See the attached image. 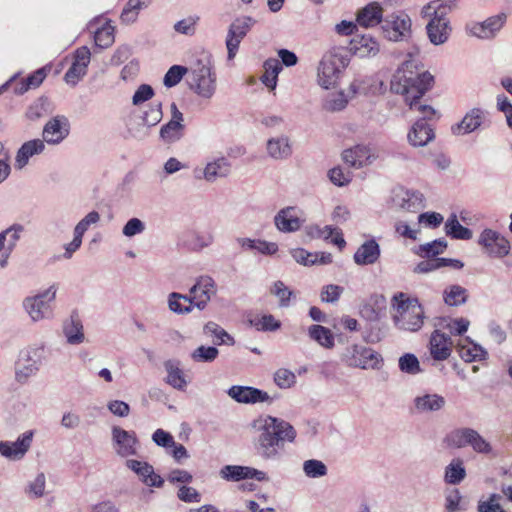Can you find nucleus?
Returning a JSON list of instances; mask_svg holds the SVG:
<instances>
[{
  "mask_svg": "<svg viewBox=\"0 0 512 512\" xmlns=\"http://www.w3.org/2000/svg\"><path fill=\"white\" fill-rule=\"evenodd\" d=\"M382 17V7L378 3L372 2L358 11L356 20L360 26L370 28L381 23Z\"/></svg>",
  "mask_w": 512,
  "mask_h": 512,
  "instance_id": "obj_32",
  "label": "nucleus"
},
{
  "mask_svg": "<svg viewBox=\"0 0 512 512\" xmlns=\"http://www.w3.org/2000/svg\"><path fill=\"white\" fill-rule=\"evenodd\" d=\"M111 434L112 445L118 456L127 458L137 454L139 442L135 432L127 431L120 426H113Z\"/></svg>",
  "mask_w": 512,
  "mask_h": 512,
  "instance_id": "obj_13",
  "label": "nucleus"
},
{
  "mask_svg": "<svg viewBox=\"0 0 512 512\" xmlns=\"http://www.w3.org/2000/svg\"><path fill=\"white\" fill-rule=\"evenodd\" d=\"M250 323L260 331H275L281 326L280 321L271 314L255 317L250 320Z\"/></svg>",
  "mask_w": 512,
  "mask_h": 512,
  "instance_id": "obj_53",
  "label": "nucleus"
},
{
  "mask_svg": "<svg viewBox=\"0 0 512 512\" xmlns=\"http://www.w3.org/2000/svg\"><path fill=\"white\" fill-rule=\"evenodd\" d=\"M321 238L324 240L331 239V242L339 248L344 247L346 244L341 231L329 225L321 227Z\"/></svg>",
  "mask_w": 512,
  "mask_h": 512,
  "instance_id": "obj_63",
  "label": "nucleus"
},
{
  "mask_svg": "<svg viewBox=\"0 0 512 512\" xmlns=\"http://www.w3.org/2000/svg\"><path fill=\"white\" fill-rule=\"evenodd\" d=\"M466 476V470L461 459H454L446 467L445 481L449 484H458Z\"/></svg>",
  "mask_w": 512,
  "mask_h": 512,
  "instance_id": "obj_44",
  "label": "nucleus"
},
{
  "mask_svg": "<svg viewBox=\"0 0 512 512\" xmlns=\"http://www.w3.org/2000/svg\"><path fill=\"white\" fill-rule=\"evenodd\" d=\"M70 124L65 116H55L50 119L43 128V141L48 144H59L68 135Z\"/></svg>",
  "mask_w": 512,
  "mask_h": 512,
  "instance_id": "obj_20",
  "label": "nucleus"
},
{
  "mask_svg": "<svg viewBox=\"0 0 512 512\" xmlns=\"http://www.w3.org/2000/svg\"><path fill=\"white\" fill-rule=\"evenodd\" d=\"M385 36L391 41L406 39L411 33V19L406 13L393 14L382 26Z\"/></svg>",
  "mask_w": 512,
  "mask_h": 512,
  "instance_id": "obj_15",
  "label": "nucleus"
},
{
  "mask_svg": "<svg viewBox=\"0 0 512 512\" xmlns=\"http://www.w3.org/2000/svg\"><path fill=\"white\" fill-rule=\"evenodd\" d=\"M211 56L202 54L189 68V84L199 96L210 99L216 90V77L211 72Z\"/></svg>",
  "mask_w": 512,
  "mask_h": 512,
  "instance_id": "obj_6",
  "label": "nucleus"
},
{
  "mask_svg": "<svg viewBox=\"0 0 512 512\" xmlns=\"http://www.w3.org/2000/svg\"><path fill=\"white\" fill-rule=\"evenodd\" d=\"M391 200L394 206L409 212H416L424 207L422 193L406 190L402 187L395 188L392 191Z\"/></svg>",
  "mask_w": 512,
  "mask_h": 512,
  "instance_id": "obj_19",
  "label": "nucleus"
},
{
  "mask_svg": "<svg viewBox=\"0 0 512 512\" xmlns=\"http://www.w3.org/2000/svg\"><path fill=\"white\" fill-rule=\"evenodd\" d=\"M266 152L274 160H286L291 157L293 150L288 136L279 135L267 140Z\"/></svg>",
  "mask_w": 512,
  "mask_h": 512,
  "instance_id": "obj_25",
  "label": "nucleus"
},
{
  "mask_svg": "<svg viewBox=\"0 0 512 512\" xmlns=\"http://www.w3.org/2000/svg\"><path fill=\"white\" fill-rule=\"evenodd\" d=\"M56 292V285H51L46 290L23 300V308L33 322L53 318L52 304L56 298Z\"/></svg>",
  "mask_w": 512,
  "mask_h": 512,
  "instance_id": "obj_7",
  "label": "nucleus"
},
{
  "mask_svg": "<svg viewBox=\"0 0 512 512\" xmlns=\"http://www.w3.org/2000/svg\"><path fill=\"white\" fill-rule=\"evenodd\" d=\"M484 113L479 108H473L466 113L462 121L456 126L452 127L455 135H464L475 131L483 121Z\"/></svg>",
  "mask_w": 512,
  "mask_h": 512,
  "instance_id": "obj_33",
  "label": "nucleus"
},
{
  "mask_svg": "<svg viewBox=\"0 0 512 512\" xmlns=\"http://www.w3.org/2000/svg\"><path fill=\"white\" fill-rule=\"evenodd\" d=\"M380 51V44L370 35H356L350 42V52L359 58L376 56Z\"/></svg>",
  "mask_w": 512,
  "mask_h": 512,
  "instance_id": "obj_24",
  "label": "nucleus"
},
{
  "mask_svg": "<svg viewBox=\"0 0 512 512\" xmlns=\"http://www.w3.org/2000/svg\"><path fill=\"white\" fill-rule=\"evenodd\" d=\"M63 334L70 345H79L84 342L85 335L82 321L78 314L73 313L63 324Z\"/></svg>",
  "mask_w": 512,
  "mask_h": 512,
  "instance_id": "obj_30",
  "label": "nucleus"
},
{
  "mask_svg": "<svg viewBox=\"0 0 512 512\" xmlns=\"http://www.w3.org/2000/svg\"><path fill=\"white\" fill-rule=\"evenodd\" d=\"M254 426L258 431L255 449L265 461L280 460L284 453L285 442H293L296 437L293 426L276 417H261Z\"/></svg>",
  "mask_w": 512,
  "mask_h": 512,
  "instance_id": "obj_2",
  "label": "nucleus"
},
{
  "mask_svg": "<svg viewBox=\"0 0 512 512\" xmlns=\"http://www.w3.org/2000/svg\"><path fill=\"white\" fill-rule=\"evenodd\" d=\"M219 355V350L214 346L201 345L192 351L190 357L195 363H211Z\"/></svg>",
  "mask_w": 512,
  "mask_h": 512,
  "instance_id": "obj_46",
  "label": "nucleus"
},
{
  "mask_svg": "<svg viewBox=\"0 0 512 512\" xmlns=\"http://www.w3.org/2000/svg\"><path fill=\"white\" fill-rule=\"evenodd\" d=\"M380 253L379 244L374 239H370L357 249L353 259L357 265H372L378 261Z\"/></svg>",
  "mask_w": 512,
  "mask_h": 512,
  "instance_id": "obj_27",
  "label": "nucleus"
},
{
  "mask_svg": "<svg viewBox=\"0 0 512 512\" xmlns=\"http://www.w3.org/2000/svg\"><path fill=\"white\" fill-rule=\"evenodd\" d=\"M45 359L44 345L29 347L24 356L18 361L15 369V379L19 383H26L35 375Z\"/></svg>",
  "mask_w": 512,
  "mask_h": 512,
  "instance_id": "obj_9",
  "label": "nucleus"
},
{
  "mask_svg": "<svg viewBox=\"0 0 512 512\" xmlns=\"http://www.w3.org/2000/svg\"><path fill=\"white\" fill-rule=\"evenodd\" d=\"M184 120L170 119L168 123L163 125L160 129V138L165 143H174L180 140L183 136L185 125Z\"/></svg>",
  "mask_w": 512,
  "mask_h": 512,
  "instance_id": "obj_37",
  "label": "nucleus"
},
{
  "mask_svg": "<svg viewBox=\"0 0 512 512\" xmlns=\"http://www.w3.org/2000/svg\"><path fill=\"white\" fill-rule=\"evenodd\" d=\"M342 361L349 367L360 369H379L382 357L372 348L353 344L342 354Z\"/></svg>",
  "mask_w": 512,
  "mask_h": 512,
  "instance_id": "obj_8",
  "label": "nucleus"
},
{
  "mask_svg": "<svg viewBox=\"0 0 512 512\" xmlns=\"http://www.w3.org/2000/svg\"><path fill=\"white\" fill-rule=\"evenodd\" d=\"M392 317L397 327L407 331H418L424 323V310L417 299L399 293L392 298Z\"/></svg>",
  "mask_w": 512,
  "mask_h": 512,
  "instance_id": "obj_4",
  "label": "nucleus"
},
{
  "mask_svg": "<svg viewBox=\"0 0 512 512\" xmlns=\"http://www.w3.org/2000/svg\"><path fill=\"white\" fill-rule=\"evenodd\" d=\"M459 355L466 362L481 360L485 357L486 351L475 344L463 345L459 347Z\"/></svg>",
  "mask_w": 512,
  "mask_h": 512,
  "instance_id": "obj_54",
  "label": "nucleus"
},
{
  "mask_svg": "<svg viewBox=\"0 0 512 512\" xmlns=\"http://www.w3.org/2000/svg\"><path fill=\"white\" fill-rule=\"evenodd\" d=\"M468 446H470L473 451L480 454H491L493 452V448L491 444L485 440L478 431L472 429Z\"/></svg>",
  "mask_w": 512,
  "mask_h": 512,
  "instance_id": "obj_52",
  "label": "nucleus"
},
{
  "mask_svg": "<svg viewBox=\"0 0 512 512\" xmlns=\"http://www.w3.org/2000/svg\"><path fill=\"white\" fill-rule=\"evenodd\" d=\"M500 495L491 494L488 499L478 502V512H506L500 504Z\"/></svg>",
  "mask_w": 512,
  "mask_h": 512,
  "instance_id": "obj_61",
  "label": "nucleus"
},
{
  "mask_svg": "<svg viewBox=\"0 0 512 512\" xmlns=\"http://www.w3.org/2000/svg\"><path fill=\"white\" fill-rule=\"evenodd\" d=\"M164 368L167 373L166 383L177 390H184L187 381L180 367V362L174 359L167 360L164 362Z\"/></svg>",
  "mask_w": 512,
  "mask_h": 512,
  "instance_id": "obj_34",
  "label": "nucleus"
},
{
  "mask_svg": "<svg viewBox=\"0 0 512 512\" xmlns=\"http://www.w3.org/2000/svg\"><path fill=\"white\" fill-rule=\"evenodd\" d=\"M264 74L261 77V81L265 86L274 90L277 85V77L282 70V64L278 59L270 58L264 62Z\"/></svg>",
  "mask_w": 512,
  "mask_h": 512,
  "instance_id": "obj_38",
  "label": "nucleus"
},
{
  "mask_svg": "<svg viewBox=\"0 0 512 512\" xmlns=\"http://www.w3.org/2000/svg\"><path fill=\"white\" fill-rule=\"evenodd\" d=\"M467 299V290L460 285H451L444 291V301L449 306H459Z\"/></svg>",
  "mask_w": 512,
  "mask_h": 512,
  "instance_id": "obj_45",
  "label": "nucleus"
},
{
  "mask_svg": "<svg viewBox=\"0 0 512 512\" xmlns=\"http://www.w3.org/2000/svg\"><path fill=\"white\" fill-rule=\"evenodd\" d=\"M507 16L505 13H500L487 18L482 22H474L466 26V32L473 37L482 40H490L496 37L499 31L503 28Z\"/></svg>",
  "mask_w": 512,
  "mask_h": 512,
  "instance_id": "obj_12",
  "label": "nucleus"
},
{
  "mask_svg": "<svg viewBox=\"0 0 512 512\" xmlns=\"http://www.w3.org/2000/svg\"><path fill=\"white\" fill-rule=\"evenodd\" d=\"M222 479L227 481H240L244 479H256L258 481H267L268 476L265 472L248 466L226 465L219 472Z\"/></svg>",
  "mask_w": 512,
  "mask_h": 512,
  "instance_id": "obj_21",
  "label": "nucleus"
},
{
  "mask_svg": "<svg viewBox=\"0 0 512 512\" xmlns=\"http://www.w3.org/2000/svg\"><path fill=\"white\" fill-rule=\"evenodd\" d=\"M447 265L446 258H433L428 257L427 260H423L417 264L414 268V272L416 273H428L434 271L440 267H444Z\"/></svg>",
  "mask_w": 512,
  "mask_h": 512,
  "instance_id": "obj_60",
  "label": "nucleus"
},
{
  "mask_svg": "<svg viewBox=\"0 0 512 512\" xmlns=\"http://www.w3.org/2000/svg\"><path fill=\"white\" fill-rule=\"evenodd\" d=\"M303 472L308 478L315 479L326 476L328 468L321 460L309 459L303 463Z\"/></svg>",
  "mask_w": 512,
  "mask_h": 512,
  "instance_id": "obj_48",
  "label": "nucleus"
},
{
  "mask_svg": "<svg viewBox=\"0 0 512 512\" xmlns=\"http://www.w3.org/2000/svg\"><path fill=\"white\" fill-rule=\"evenodd\" d=\"M349 62V53L344 48L335 47L327 51L317 69L318 84L324 89L334 88Z\"/></svg>",
  "mask_w": 512,
  "mask_h": 512,
  "instance_id": "obj_5",
  "label": "nucleus"
},
{
  "mask_svg": "<svg viewBox=\"0 0 512 512\" xmlns=\"http://www.w3.org/2000/svg\"><path fill=\"white\" fill-rule=\"evenodd\" d=\"M414 407L420 413L437 412L444 408L446 400L437 393H424L414 398Z\"/></svg>",
  "mask_w": 512,
  "mask_h": 512,
  "instance_id": "obj_28",
  "label": "nucleus"
},
{
  "mask_svg": "<svg viewBox=\"0 0 512 512\" xmlns=\"http://www.w3.org/2000/svg\"><path fill=\"white\" fill-rule=\"evenodd\" d=\"M22 231L23 227L21 225H13L4 231V234L7 238V246L5 249L6 258L9 257L15 248L17 241L20 239V234Z\"/></svg>",
  "mask_w": 512,
  "mask_h": 512,
  "instance_id": "obj_62",
  "label": "nucleus"
},
{
  "mask_svg": "<svg viewBox=\"0 0 512 512\" xmlns=\"http://www.w3.org/2000/svg\"><path fill=\"white\" fill-rule=\"evenodd\" d=\"M303 212L296 206H287L280 209L274 216L275 227L283 233L298 231L305 222Z\"/></svg>",
  "mask_w": 512,
  "mask_h": 512,
  "instance_id": "obj_14",
  "label": "nucleus"
},
{
  "mask_svg": "<svg viewBox=\"0 0 512 512\" xmlns=\"http://www.w3.org/2000/svg\"><path fill=\"white\" fill-rule=\"evenodd\" d=\"M433 129L423 120H418L408 133L409 143L415 147H423L434 139Z\"/></svg>",
  "mask_w": 512,
  "mask_h": 512,
  "instance_id": "obj_31",
  "label": "nucleus"
},
{
  "mask_svg": "<svg viewBox=\"0 0 512 512\" xmlns=\"http://www.w3.org/2000/svg\"><path fill=\"white\" fill-rule=\"evenodd\" d=\"M308 334L311 339L316 341L322 347L327 349L334 347V336L330 329L322 325H312L309 328Z\"/></svg>",
  "mask_w": 512,
  "mask_h": 512,
  "instance_id": "obj_40",
  "label": "nucleus"
},
{
  "mask_svg": "<svg viewBox=\"0 0 512 512\" xmlns=\"http://www.w3.org/2000/svg\"><path fill=\"white\" fill-rule=\"evenodd\" d=\"M90 58L91 53L86 46L80 47L75 51L74 61L64 76L67 84L75 86L86 75Z\"/></svg>",
  "mask_w": 512,
  "mask_h": 512,
  "instance_id": "obj_18",
  "label": "nucleus"
},
{
  "mask_svg": "<svg viewBox=\"0 0 512 512\" xmlns=\"http://www.w3.org/2000/svg\"><path fill=\"white\" fill-rule=\"evenodd\" d=\"M95 44L101 48H108L114 42V27L110 24H105L97 29L94 35Z\"/></svg>",
  "mask_w": 512,
  "mask_h": 512,
  "instance_id": "obj_50",
  "label": "nucleus"
},
{
  "mask_svg": "<svg viewBox=\"0 0 512 512\" xmlns=\"http://www.w3.org/2000/svg\"><path fill=\"white\" fill-rule=\"evenodd\" d=\"M451 338L436 330L430 338V353L434 360L443 361L451 355Z\"/></svg>",
  "mask_w": 512,
  "mask_h": 512,
  "instance_id": "obj_26",
  "label": "nucleus"
},
{
  "mask_svg": "<svg viewBox=\"0 0 512 512\" xmlns=\"http://www.w3.org/2000/svg\"><path fill=\"white\" fill-rule=\"evenodd\" d=\"M126 467L132 470L143 484L149 487L161 488L164 485V479L157 473L148 462L128 459Z\"/></svg>",
  "mask_w": 512,
  "mask_h": 512,
  "instance_id": "obj_22",
  "label": "nucleus"
},
{
  "mask_svg": "<svg viewBox=\"0 0 512 512\" xmlns=\"http://www.w3.org/2000/svg\"><path fill=\"white\" fill-rule=\"evenodd\" d=\"M457 7V0H433L421 9V17L429 18L426 31L430 42L441 45L447 42L451 26L447 15Z\"/></svg>",
  "mask_w": 512,
  "mask_h": 512,
  "instance_id": "obj_3",
  "label": "nucleus"
},
{
  "mask_svg": "<svg viewBox=\"0 0 512 512\" xmlns=\"http://www.w3.org/2000/svg\"><path fill=\"white\" fill-rule=\"evenodd\" d=\"M228 395L238 403L255 404L271 402L270 395L258 388L234 385L228 390Z\"/></svg>",
  "mask_w": 512,
  "mask_h": 512,
  "instance_id": "obj_23",
  "label": "nucleus"
},
{
  "mask_svg": "<svg viewBox=\"0 0 512 512\" xmlns=\"http://www.w3.org/2000/svg\"><path fill=\"white\" fill-rule=\"evenodd\" d=\"M167 304L169 310L178 315H186L192 312V306L182 304L178 292H172L168 295Z\"/></svg>",
  "mask_w": 512,
  "mask_h": 512,
  "instance_id": "obj_59",
  "label": "nucleus"
},
{
  "mask_svg": "<svg viewBox=\"0 0 512 512\" xmlns=\"http://www.w3.org/2000/svg\"><path fill=\"white\" fill-rule=\"evenodd\" d=\"M255 24L256 20L251 16H239L232 21L225 41L228 59H233L236 56L241 41Z\"/></svg>",
  "mask_w": 512,
  "mask_h": 512,
  "instance_id": "obj_10",
  "label": "nucleus"
},
{
  "mask_svg": "<svg viewBox=\"0 0 512 512\" xmlns=\"http://www.w3.org/2000/svg\"><path fill=\"white\" fill-rule=\"evenodd\" d=\"M467 510V502L460 494L458 489H451L445 495V511L446 512H465Z\"/></svg>",
  "mask_w": 512,
  "mask_h": 512,
  "instance_id": "obj_43",
  "label": "nucleus"
},
{
  "mask_svg": "<svg viewBox=\"0 0 512 512\" xmlns=\"http://www.w3.org/2000/svg\"><path fill=\"white\" fill-rule=\"evenodd\" d=\"M478 243L486 254L495 258L507 256L511 249L509 241L492 229H484L479 236Z\"/></svg>",
  "mask_w": 512,
  "mask_h": 512,
  "instance_id": "obj_11",
  "label": "nucleus"
},
{
  "mask_svg": "<svg viewBox=\"0 0 512 512\" xmlns=\"http://www.w3.org/2000/svg\"><path fill=\"white\" fill-rule=\"evenodd\" d=\"M44 149L45 144L41 139H34L25 142L17 151L15 168L18 170L23 169L28 164L30 157L41 154Z\"/></svg>",
  "mask_w": 512,
  "mask_h": 512,
  "instance_id": "obj_29",
  "label": "nucleus"
},
{
  "mask_svg": "<svg viewBox=\"0 0 512 512\" xmlns=\"http://www.w3.org/2000/svg\"><path fill=\"white\" fill-rule=\"evenodd\" d=\"M33 432L27 431L23 433L14 442L0 441V454L1 456L17 461L21 460L31 447Z\"/></svg>",
  "mask_w": 512,
  "mask_h": 512,
  "instance_id": "obj_17",
  "label": "nucleus"
},
{
  "mask_svg": "<svg viewBox=\"0 0 512 512\" xmlns=\"http://www.w3.org/2000/svg\"><path fill=\"white\" fill-rule=\"evenodd\" d=\"M190 292L195 294L193 299L197 300V309L204 310L212 297L217 293V285L214 279L208 275H202L196 278Z\"/></svg>",
  "mask_w": 512,
  "mask_h": 512,
  "instance_id": "obj_16",
  "label": "nucleus"
},
{
  "mask_svg": "<svg viewBox=\"0 0 512 512\" xmlns=\"http://www.w3.org/2000/svg\"><path fill=\"white\" fill-rule=\"evenodd\" d=\"M231 165L229 161L220 157L207 163L203 170V178L208 182H214L218 178L226 177L230 173Z\"/></svg>",
  "mask_w": 512,
  "mask_h": 512,
  "instance_id": "obj_35",
  "label": "nucleus"
},
{
  "mask_svg": "<svg viewBox=\"0 0 512 512\" xmlns=\"http://www.w3.org/2000/svg\"><path fill=\"white\" fill-rule=\"evenodd\" d=\"M147 3L142 0H129L121 13V20L123 23H134L138 17L139 11L146 7Z\"/></svg>",
  "mask_w": 512,
  "mask_h": 512,
  "instance_id": "obj_47",
  "label": "nucleus"
},
{
  "mask_svg": "<svg viewBox=\"0 0 512 512\" xmlns=\"http://www.w3.org/2000/svg\"><path fill=\"white\" fill-rule=\"evenodd\" d=\"M200 17L198 15H190L184 19L177 21L173 28L175 32L183 35L192 36L196 32V26Z\"/></svg>",
  "mask_w": 512,
  "mask_h": 512,
  "instance_id": "obj_51",
  "label": "nucleus"
},
{
  "mask_svg": "<svg viewBox=\"0 0 512 512\" xmlns=\"http://www.w3.org/2000/svg\"><path fill=\"white\" fill-rule=\"evenodd\" d=\"M434 83V77L420 67L417 58L409 55L396 70L391 79V91L404 96L411 110L418 111L423 120L432 119L436 115L433 107L419 103V99L429 91Z\"/></svg>",
  "mask_w": 512,
  "mask_h": 512,
  "instance_id": "obj_1",
  "label": "nucleus"
},
{
  "mask_svg": "<svg viewBox=\"0 0 512 512\" xmlns=\"http://www.w3.org/2000/svg\"><path fill=\"white\" fill-rule=\"evenodd\" d=\"M445 230L448 236L455 239L469 240L472 238V231L462 226L455 214H452L445 223Z\"/></svg>",
  "mask_w": 512,
  "mask_h": 512,
  "instance_id": "obj_41",
  "label": "nucleus"
},
{
  "mask_svg": "<svg viewBox=\"0 0 512 512\" xmlns=\"http://www.w3.org/2000/svg\"><path fill=\"white\" fill-rule=\"evenodd\" d=\"M274 382L281 389H288L296 383V375L286 368H280L274 373Z\"/></svg>",
  "mask_w": 512,
  "mask_h": 512,
  "instance_id": "obj_55",
  "label": "nucleus"
},
{
  "mask_svg": "<svg viewBox=\"0 0 512 512\" xmlns=\"http://www.w3.org/2000/svg\"><path fill=\"white\" fill-rule=\"evenodd\" d=\"M203 332L207 336L214 337L215 345H234L235 343L234 338L215 322H207L203 327Z\"/></svg>",
  "mask_w": 512,
  "mask_h": 512,
  "instance_id": "obj_39",
  "label": "nucleus"
},
{
  "mask_svg": "<svg viewBox=\"0 0 512 512\" xmlns=\"http://www.w3.org/2000/svg\"><path fill=\"white\" fill-rule=\"evenodd\" d=\"M472 428H458L451 431L445 437V443L452 448H463L468 446Z\"/></svg>",
  "mask_w": 512,
  "mask_h": 512,
  "instance_id": "obj_42",
  "label": "nucleus"
},
{
  "mask_svg": "<svg viewBox=\"0 0 512 512\" xmlns=\"http://www.w3.org/2000/svg\"><path fill=\"white\" fill-rule=\"evenodd\" d=\"M162 117V104L157 103L155 105L149 106V108L146 111H144L142 116V122L144 125L152 127L157 125L161 121Z\"/></svg>",
  "mask_w": 512,
  "mask_h": 512,
  "instance_id": "obj_57",
  "label": "nucleus"
},
{
  "mask_svg": "<svg viewBox=\"0 0 512 512\" xmlns=\"http://www.w3.org/2000/svg\"><path fill=\"white\" fill-rule=\"evenodd\" d=\"M399 368L402 372L416 375L422 372L418 358L412 353H406L399 358Z\"/></svg>",
  "mask_w": 512,
  "mask_h": 512,
  "instance_id": "obj_49",
  "label": "nucleus"
},
{
  "mask_svg": "<svg viewBox=\"0 0 512 512\" xmlns=\"http://www.w3.org/2000/svg\"><path fill=\"white\" fill-rule=\"evenodd\" d=\"M342 158L346 164L354 168H361L368 163L369 150L364 146H355L343 152Z\"/></svg>",
  "mask_w": 512,
  "mask_h": 512,
  "instance_id": "obj_36",
  "label": "nucleus"
},
{
  "mask_svg": "<svg viewBox=\"0 0 512 512\" xmlns=\"http://www.w3.org/2000/svg\"><path fill=\"white\" fill-rule=\"evenodd\" d=\"M186 73H189L188 68L180 65H173L164 76V85L169 88L177 85Z\"/></svg>",
  "mask_w": 512,
  "mask_h": 512,
  "instance_id": "obj_56",
  "label": "nucleus"
},
{
  "mask_svg": "<svg viewBox=\"0 0 512 512\" xmlns=\"http://www.w3.org/2000/svg\"><path fill=\"white\" fill-rule=\"evenodd\" d=\"M271 293L279 298L281 307H287L289 305L292 291L289 290L282 281H276L274 283Z\"/></svg>",
  "mask_w": 512,
  "mask_h": 512,
  "instance_id": "obj_64",
  "label": "nucleus"
},
{
  "mask_svg": "<svg viewBox=\"0 0 512 512\" xmlns=\"http://www.w3.org/2000/svg\"><path fill=\"white\" fill-rule=\"evenodd\" d=\"M348 101L343 92H338L335 94H331L327 97L324 102V109L330 112H337L343 110Z\"/></svg>",
  "mask_w": 512,
  "mask_h": 512,
  "instance_id": "obj_58",
  "label": "nucleus"
}]
</instances>
